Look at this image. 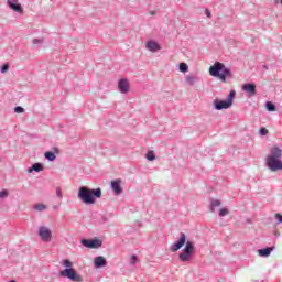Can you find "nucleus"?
<instances>
[{"label":"nucleus","instance_id":"nucleus-1","mask_svg":"<svg viewBox=\"0 0 282 282\" xmlns=\"http://www.w3.org/2000/svg\"><path fill=\"white\" fill-rule=\"evenodd\" d=\"M178 250H182V252L178 253V259L182 263H188L196 252L195 243L193 240H186V234L184 232H181L177 241L173 242L170 247V251L172 252H177Z\"/></svg>","mask_w":282,"mask_h":282},{"label":"nucleus","instance_id":"nucleus-2","mask_svg":"<svg viewBox=\"0 0 282 282\" xmlns=\"http://www.w3.org/2000/svg\"><path fill=\"white\" fill-rule=\"evenodd\" d=\"M282 150L281 148L274 145L271 148L270 155L267 156L265 164L269 171L276 173V171H282Z\"/></svg>","mask_w":282,"mask_h":282},{"label":"nucleus","instance_id":"nucleus-3","mask_svg":"<svg viewBox=\"0 0 282 282\" xmlns=\"http://www.w3.org/2000/svg\"><path fill=\"white\" fill-rule=\"evenodd\" d=\"M209 75L213 76V78H218L223 83H226V78H232V70L226 67V64L216 62L209 67Z\"/></svg>","mask_w":282,"mask_h":282},{"label":"nucleus","instance_id":"nucleus-4","mask_svg":"<svg viewBox=\"0 0 282 282\" xmlns=\"http://www.w3.org/2000/svg\"><path fill=\"white\" fill-rule=\"evenodd\" d=\"M62 265H64L65 269L58 272V276H63L64 279H68L74 282H83V276L72 268V261L69 259H64L62 261Z\"/></svg>","mask_w":282,"mask_h":282},{"label":"nucleus","instance_id":"nucleus-5","mask_svg":"<svg viewBox=\"0 0 282 282\" xmlns=\"http://www.w3.org/2000/svg\"><path fill=\"white\" fill-rule=\"evenodd\" d=\"M235 96H237V91L230 90L226 99H215L214 109L216 111H223V109H230V107H232V102H235Z\"/></svg>","mask_w":282,"mask_h":282},{"label":"nucleus","instance_id":"nucleus-6","mask_svg":"<svg viewBox=\"0 0 282 282\" xmlns=\"http://www.w3.org/2000/svg\"><path fill=\"white\" fill-rule=\"evenodd\" d=\"M77 197L78 199H80V202L83 204H86V206H91V194H90V188L87 186H80L77 193Z\"/></svg>","mask_w":282,"mask_h":282},{"label":"nucleus","instance_id":"nucleus-7","mask_svg":"<svg viewBox=\"0 0 282 282\" xmlns=\"http://www.w3.org/2000/svg\"><path fill=\"white\" fill-rule=\"evenodd\" d=\"M80 243L82 246H84V248H89L90 250H94L96 248H102V240L98 238H94V239L83 238L80 239Z\"/></svg>","mask_w":282,"mask_h":282},{"label":"nucleus","instance_id":"nucleus-8","mask_svg":"<svg viewBox=\"0 0 282 282\" xmlns=\"http://www.w3.org/2000/svg\"><path fill=\"white\" fill-rule=\"evenodd\" d=\"M37 235L42 239V241H45L46 243L52 241V230H50V228L45 226L39 227Z\"/></svg>","mask_w":282,"mask_h":282},{"label":"nucleus","instance_id":"nucleus-9","mask_svg":"<svg viewBox=\"0 0 282 282\" xmlns=\"http://www.w3.org/2000/svg\"><path fill=\"white\" fill-rule=\"evenodd\" d=\"M242 91H246L249 98L257 96V84L254 83H247L242 85Z\"/></svg>","mask_w":282,"mask_h":282},{"label":"nucleus","instance_id":"nucleus-10","mask_svg":"<svg viewBox=\"0 0 282 282\" xmlns=\"http://www.w3.org/2000/svg\"><path fill=\"white\" fill-rule=\"evenodd\" d=\"M110 188L113 191L115 195H122V180L117 178L110 182Z\"/></svg>","mask_w":282,"mask_h":282},{"label":"nucleus","instance_id":"nucleus-11","mask_svg":"<svg viewBox=\"0 0 282 282\" xmlns=\"http://www.w3.org/2000/svg\"><path fill=\"white\" fill-rule=\"evenodd\" d=\"M7 6L10 8V10H13V12L23 14V7L21 6V3H19V0H8Z\"/></svg>","mask_w":282,"mask_h":282},{"label":"nucleus","instance_id":"nucleus-12","mask_svg":"<svg viewBox=\"0 0 282 282\" xmlns=\"http://www.w3.org/2000/svg\"><path fill=\"white\" fill-rule=\"evenodd\" d=\"M130 84H129V79L127 78H121L118 82V89L121 94H129V89H130Z\"/></svg>","mask_w":282,"mask_h":282},{"label":"nucleus","instance_id":"nucleus-13","mask_svg":"<svg viewBox=\"0 0 282 282\" xmlns=\"http://www.w3.org/2000/svg\"><path fill=\"white\" fill-rule=\"evenodd\" d=\"M59 153H61V150L58 148L54 147L53 152L52 151H46L44 153V158L48 162H54L56 160V155H58Z\"/></svg>","mask_w":282,"mask_h":282},{"label":"nucleus","instance_id":"nucleus-14","mask_svg":"<svg viewBox=\"0 0 282 282\" xmlns=\"http://www.w3.org/2000/svg\"><path fill=\"white\" fill-rule=\"evenodd\" d=\"M102 197V189L100 187L90 188V202L91 204H96V199H100Z\"/></svg>","mask_w":282,"mask_h":282},{"label":"nucleus","instance_id":"nucleus-15","mask_svg":"<svg viewBox=\"0 0 282 282\" xmlns=\"http://www.w3.org/2000/svg\"><path fill=\"white\" fill-rule=\"evenodd\" d=\"M107 265V258L102 257V256H97L94 259V268H96L97 270L100 268H106Z\"/></svg>","mask_w":282,"mask_h":282},{"label":"nucleus","instance_id":"nucleus-16","mask_svg":"<svg viewBox=\"0 0 282 282\" xmlns=\"http://www.w3.org/2000/svg\"><path fill=\"white\" fill-rule=\"evenodd\" d=\"M274 250H275L274 246L265 247V248L259 249L258 254H259V257L268 258V257H270V254H272V252H274Z\"/></svg>","mask_w":282,"mask_h":282},{"label":"nucleus","instance_id":"nucleus-17","mask_svg":"<svg viewBox=\"0 0 282 282\" xmlns=\"http://www.w3.org/2000/svg\"><path fill=\"white\" fill-rule=\"evenodd\" d=\"M145 47L149 52H159L161 50L160 44L153 40L148 41Z\"/></svg>","mask_w":282,"mask_h":282},{"label":"nucleus","instance_id":"nucleus-18","mask_svg":"<svg viewBox=\"0 0 282 282\" xmlns=\"http://www.w3.org/2000/svg\"><path fill=\"white\" fill-rule=\"evenodd\" d=\"M44 169L43 163H33L32 166L26 170V173H41Z\"/></svg>","mask_w":282,"mask_h":282},{"label":"nucleus","instance_id":"nucleus-19","mask_svg":"<svg viewBox=\"0 0 282 282\" xmlns=\"http://www.w3.org/2000/svg\"><path fill=\"white\" fill-rule=\"evenodd\" d=\"M221 206V200L209 198V210L210 213H215L216 208H219Z\"/></svg>","mask_w":282,"mask_h":282},{"label":"nucleus","instance_id":"nucleus-20","mask_svg":"<svg viewBox=\"0 0 282 282\" xmlns=\"http://www.w3.org/2000/svg\"><path fill=\"white\" fill-rule=\"evenodd\" d=\"M197 80H199V77H197L195 75H187L185 77V83H187V85H191V87H193V85H195V83H197Z\"/></svg>","mask_w":282,"mask_h":282},{"label":"nucleus","instance_id":"nucleus-21","mask_svg":"<svg viewBox=\"0 0 282 282\" xmlns=\"http://www.w3.org/2000/svg\"><path fill=\"white\" fill-rule=\"evenodd\" d=\"M265 109H267V111H270V112L276 111V105H274V102H272V101H267Z\"/></svg>","mask_w":282,"mask_h":282},{"label":"nucleus","instance_id":"nucleus-22","mask_svg":"<svg viewBox=\"0 0 282 282\" xmlns=\"http://www.w3.org/2000/svg\"><path fill=\"white\" fill-rule=\"evenodd\" d=\"M34 210H37L39 213H43V210H47V205L45 204H35L33 206Z\"/></svg>","mask_w":282,"mask_h":282},{"label":"nucleus","instance_id":"nucleus-23","mask_svg":"<svg viewBox=\"0 0 282 282\" xmlns=\"http://www.w3.org/2000/svg\"><path fill=\"white\" fill-rule=\"evenodd\" d=\"M145 158L149 162H153L155 160V152L153 150H149Z\"/></svg>","mask_w":282,"mask_h":282},{"label":"nucleus","instance_id":"nucleus-24","mask_svg":"<svg viewBox=\"0 0 282 282\" xmlns=\"http://www.w3.org/2000/svg\"><path fill=\"white\" fill-rule=\"evenodd\" d=\"M178 69H180V72H182V74H186V72H188V64H186V63H181V64L178 65Z\"/></svg>","mask_w":282,"mask_h":282},{"label":"nucleus","instance_id":"nucleus-25","mask_svg":"<svg viewBox=\"0 0 282 282\" xmlns=\"http://www.w3.org/2000/svg\"><path fill=\"white\" fill-rule=\"evenodd\" d=\"M9 69H10V65H9V64H3V65L0 67L1 74L8 73Z\"/></svg>","mask_w":282,"mask_h":282},{"label":"nucleus","instance_id":"nucleus-26","mask_svg":"<svg viewBox=\"0 0 282 282\" xmlns=\"http://www.w3.org/2000/svg\"><path fill=\"white\" fill-rule=\"evenodd\" d=\"M228 215V208H220L218 212L219 217H226Z\"/></svg>","mask_w":282,"mask_h":282},{"label":"nucleus","instance_id":"nucleus-27","mask_svg":"<svg viewBox=\"0 0 282 282\" xmlns=\"http://www.w3.org/2000/svg\"><path fill=\"white\" fill-rule=\"evenodd\" d=\"M14 113H25V109L21 106L14 108Z\"/></svg>","mask_w":282,"mask_h":282},{"label":"nucleus","instance_id":"nucleus-28","mask_svg":"<svg viewBox=\"0 0 282 282\" xmlns=\"http://www.w3.org/2000/svg\"><path fill=\"white\" fill-rule=\"evenodd\" d=\"M138 263V256L132 254L130 258V264L135 265Z\"/></svg>","mask_w":282,"mask_h":282},{"label":"nucleus","instance_id":"nucleus-29","mask_svg":"<svg viewBox=\"0 0 282 282\" xmlns=\"http://www.w3.org/2000/svg\"><path fill=\"white\" fill-rule=\"evenodd\" d=\"M33 45H39L45 43L44 39H33L32 41Z\"/></svg>","mask_w":282,"mask_h":282},{"label":"nucleus","instance_id":"nucleus-30","mask_svg":"<svg viewBox=\"0 0 282 282\" xmlns=\"http://www.w3.org/2000/svg\"><path fill=\"white\" fill-rule=\"evenodd\" d=\"M274 217L276 219V224H282V215L280 213H276Z\"/></svg>","mask_w":282,"mask_h":282},{"label":"nucleus","instance_id":"nucleus-31","mask_svg":"<svg viewBox=\"0 0 282 282\" xmlns=\"http://www.w3.org/2000/svg\"><path fill=\"white\" fill-rule=\"evenodd\" d=\"M259 134L260 135H268V130L264 127H262V128L259 129Z\"/></svg>","mask_w":282,"mask_h":282},{"label":"nucleus","instance_id":"nucleus-32","mask_svg":"<svg viewBox=\"0 0 282 282\" xmlns=\"http://www.w3.org/2000/svg\"><path fill=\"white\" fill-rule=\"evenodd\" d=\"M8 197V191L3 189L0 192V199Z\"/></svg>","mask_w":282,"mask_h":282},{"label":"nucleus","instance_id":"nucleus-33","mask_svg":"<svg viewBox=\"0 0 282 282\" xmlns=\"http://www.w3.org/2000/svg\"><path fill=\"white\" fill-rule=\"evenodd\" d=\"M56 195H57L59 198H63V192H62L61 187H56Z\"/></svg>","mask_w":282,"mask_h":282},{"label":"nucleus","instance_id":"nucleus-34","mask_svg":"<svg viewBox=\"0 0 282 282\" xmlns=\"http://www.w3.org/2000/svg\"><path fill=\"white\" fill-rule=\"evenodd\" d=\"M205 14L208 19H210V17H213V14L210 13V10H208V9L205 10Z\"/></svg>","mask_w":282,"mask_h":282},{"label":"nucleus","instance_id":"nucleus-35","mask_svg":"<svg viewBox=\"0 0 282 282\" xmlns=\"http://www.w3.org/2000/svg\"><path fill=\"white\" fill-rule=\"evenodd\" d=\"M275 6H278V3H281V0H274Z\"/></svg>","mask_w":282,"mask_h":282},{"label":"nucleus","instance_id":"nucleus-36","mask_svg":"<svg viewBox=\"0 0 282 282\" xmlns=\"http://www.w3.org/2000/svg\"><path fill=\"white\" fill-rule=\"evenodd\" d=\"M262 69H268V65H263V66H262Z\"/></svg>","mask_w":282,"mask_h":282},{"label":"nucleus","instance_id":"nucleus-37","mask_svg":"<svg viewBox=\"0 0 282 282\" xmlns=\"http://www.w3.org/2000/svg\"><path fill=\"white\" fill-rule=\"evenodd\" d=\"M151 14H155V11H152Z\"/></svg>","mask_w":282,"mask_h":282},{"label":"nucleus","instance_id":"nucleus-38","mask_svg":"<svg viewBox=\"0 0 282 282\" xmlns=\"http://www.w3.org/2000/svg\"><path fill=\"white\" fill-rule=\"evenodd\" d=\"M281 234H275L276 237H279Z\"/></svg>","mask_w":282,"mask_h":282},{"label":"nucleus","instance_id":"nucleus-39","mask_svg":"<svg viewBox=\"0 0 282 282\" xmlns=\"http://www.w3.org/2000/svg\"><path fill=\"white\" fill-rule=\"evenodd\" d=\"M9 282H15L14 280H11V281H9Z\"/></svg>","mask_w":282,"mask_h":282},{"label":"nucleus","instance_id":"nucleus-40","mask_svg":"<svg viewBox=\"0 0 282 282\" xmlns=\"http://www.w3.org/2000/svg\"><path fill=\"white\" fill-rule=\"evenodd\" d=\"M280 3H281V6H282V0H280Z\"/></svg>","mask_w":282,"mask_h":282}]
</instances>
